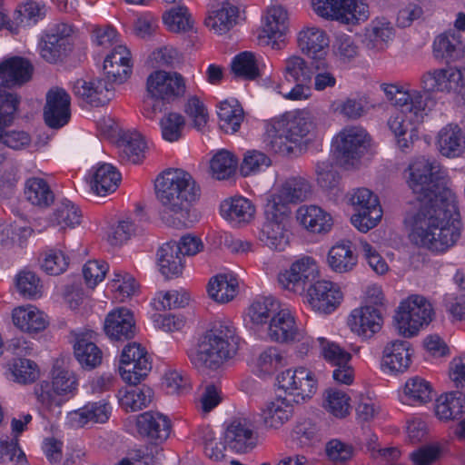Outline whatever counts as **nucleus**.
Returning a JSON list of instances; mask_svg holds the SVG:
<instances>
[{
	"mask_svg": "<svg viewBox=\"0 0 465 465\" xmlns=\"http://www.w3.org/2000/svg\"><path fill=\"white\" fill-rule=\"evenodd\" d=\"M444 171L435 159L416 158L409 167L408 184L417 195L404 218L410 242L432 253H444L460 236L458 198L440 183Z\"/></svg>",
	"mask_w": 465,
	"mask_h": 465,
	"instance_id": "1",
	"label": "nucleus"
},
{
	"mask_svg": "<svg viewBox=\"0 0 465 465\" xmlns=\"http://www.w3.org/2000/svg\"><path fill=\"white\" fill-rule=\"evenodd\" d=\"M380 88L387 100L399 107L391 113L387 126L398 146L409 149L417 137L418 125L427 115V102L421 91L411 89L408 84L382 83Z\"/></svg>",
	"mask_w": 465,
	"mask_h": 465,
	"instance_id": "2",
	"label": "nucleus"
},
{
	"mask_svg": "<svg viewBox=\"0 0 465 465\" xmlns=\"http://www.w3.org/2000/svg\"><path fill=\"white\" fill-rule=\"evenodd\" d=\"M240 341L237 329L230 320L215 321L189 354L191 362L198 369L216 371L236 355Z\"/></svg>",
	"mask_w": 465,
	"mask_h": 465,
	"instance_id": "3",
	"label": "nucleus"
},
{
	"mask_svg": "<svg viewBox=\"0 0 465 465\" xmlns=\"http://www.w3.org/2000/svg\"><path fill=\"white\" fill-rule=\"evenodd\" d=\"M315 128L312 113L308 109L286 112L265 124L263 143L270 151L290 154Z\"/></svg>",
	"mask_w": 465,
	"mask_h": 465,
	"instance_id": "4",
	"label": "nucleus"
},
{
	"mask_svg": "<svg viewBox=\"0 0 465 465\" xmlns=\"http://www.w3.org/2000/svg\"><path fill=\"white\" fill-rule=\"evenodd\" d=\"M156 199L165 211L174 214L187 213L199 200L201 188L193 177L183 169H167L154 181Z\"/></svg>",
	"mask_w": 465,
	"mask_h": 465,
	"instance_id": "5",
	"label": "nucleus"
},
{
	"mask_svg": "<svg viewBox=\"0 0 465 465\" xmlns=\"http://www.w3.org/2000/svg\"><path fill=\"white\" fill-rule=\"evenodd\" d=\"M432 315V306L426 298L411 295L401 302L394 315L395 328L401 336L413 337L431 322Z\"/></svg>",
	"mask_w": 465,
	"mask_h": 465,
	"instance_id": "6",
	"label": "nucleus"
},
{
	"mask_svg": "<svg viewBox=\"0 0 465 465\" xmlns=\"http://www.w3.org/2000/svg\"><path fill=\"white\" fill-rule=\"evenodd\" d=\"M145 90L152 99L174 103L186 94L187 79L177 71L154 70L146 78Z\"/></svg>",
	"mask_w": 465,
	"mask_h": 465,
	"instance_id": "7",
	"label": "nucleus"
},
{
	"mask_svg": "<svg viewBox=\"0 0 465 465\" xmlns=\"http://www.w3.org/2000/svg\"><path fill=\"white\" fill-rule=\"evenodd\" d=\"M350 202L356 213L351 215L352 225L361 232H367L381 222L383 212L378 196L367 188H358Z\"/></svg>",
	"mask_w": 465,
	"mask_h": 465,
	"instance_id": "8",
	"label": "nucleus"
},
{
	"mask_svg": "<svg viewBox=\"0 0 465 465\" xmlns=\"http://www.w3.org/2000/svg\"><path fill=\"white\" fill-rule=\"evenodd\" d=\"M77 385V379L72 371L54 366L52 382L44 381L35 390L37 401L45 408L58 406L62 403L61 397L74 395Z\"/></svg>",
	"mask_w": 465,
	"mask_h": 465,
	"instance_id": "9",
	"label": "nucleus"
},
{
	"mask_svg": "<svg viewBox=\"0 0 465 465\" xmlns=\"http://www.w3.org/2000/svg\"><path fill=\"white\" fill-rule=\"evenodd\" d=\"M18 104L16 94L0 92V142L14 150L25 149L31 143L28 133L22 130H5L14 121Z\"/></svg>",
	"mask_w": 465,
	"mask_h": 465,
	"instance_id": "10",
	"label": "nucleus"
},
{
	"mask_svg": "<svg viewBox=\"0 0 465 465\" xmlns=\"http://www.w3.org/2000/svg\"><path fill=\"white\" fill-rule=\"evenodd\" d=\"M152 368L146 350L137 342L126 344L118 361V372L122 380L129 384H137Z\"/></svg>",
	"mask_w": 465,
	"mask_h": 465,
	"instance_id": "11",
	"label": "nucleus"
},
{
	"mask_svg": "<svg viewBox=\"0 0 465 465\" xmlns=\"http://www.w3.org/2000/svg\"><path fill=\"white\" fill-rule=\"evenodd\" d=\"M289 29L288 10L278 3H272L266 7L262 16L261 31L258 35L260 45L280 49L279 40Z\"/></svg>",
	"mask_w": 465,
	"mask_h": 465,
	"instance_id": "12",
	"label": "nucleus"
},
{
	"mask_svg": "<svg viewBox=\"0 0 465 465\" xmlns=\"http://www.w3.org/2000/svg\"><path fill=\"white\" fill-rule=\"evenodd\" d=\"M279 388L292 395L293 401L311 398L317 391V381L314 373L305 368L288 369L277 377Z\"/></svg>",
	"mask_w": 465,
	"mask_h": 465,
	"instance_id": "13",
	"label": "nucleus"
},
{
	"mask_svg": "<svg viewBox=\"0 0 465 465\" xmlns=\"http://www.w3.org/2000/svg\"><path fill=\"white\" fill-rule=\"evenodd\" d=\"M318 272L315 260L304 256L293 262L289 269L281 272L278 275V282L282 288L301 294L305 291L307 282L316 278Z\"/></svg>",
	"mask_w": 465,
	"mask_h": 465,
	"instance_id": "14",
	"label": "nucleus"
},
{
	"mask_svg": "<svg viewBox=\"0 0 465 465\" xmlns=\"http://www.w3.org/2000/svg\"><path fill=\"white\" fill-rule=\"evenodd\" d=\"M73 29L66 24H58L52 27L39 43L41 57L48 63H56L71 50Z\"/></svg>",
	"mask_w": 465,
	"mask_h": 465,
	"instance_id": "15",
	"label": "nucleus"
},
{
	"mask_svg": "<svg viewBox=\"0 0 465 465\" xmlns=\"http://www.w3.org/2000/svg\"><path fill=\"white\" fill-rule=\"evenodd\" d=\"M370 136L361 126L342 129L335 138V148L341 162L350 163L361 157L370 145Z\"/></svg>",
	"mask_w": 465,
	"mask_h": 465,
	"instance_id": "16",
	"label": "nucleus"
},
{
	"mask_svg": "<svg viewBox=\"0 0 465 465\" xmlns=\"http://www.w3.org/2000/svg\"><path fill=\"white\" fill-rule=\"evenodd\" d=\"M306 297L312 310L331 313L341 304L343 293L337 283L320 280L308 288Z\"/></svg>",
	"mask_w": 465,
	"mask_h": 465,
	"instance_id": "17",
	"label": "nucleus"
},
{
	"mask_svg": "<svg viewBox=\"0 0 465 465\" xmlns=\"http://www.w3.org/2000/svg\"><path fill=\"white\" fill-rule=\"evenodd\" d=\"M382 323L380 310L371 305L353 309L347 321L350 330L362 340L372 338L381 331Z\"/></svg>",
	"mask_w": 465,
	"mask_h": 465,
	"instance_id": "18",
	"label": "nucleus"
},
{
	"mask_svg": "<svg viewBox=\"0 0 465 465\" xmlns=\"http://www.w3.org/2000/svg\"><path fill=\"white\" fill-rule=\"evenodd\" d=\"M44 119L51 128H60L66 124L71 116V98L68 93L60 87L51 88L45 95Z\"/></svg>",
	"mask_w": 465,
	"mask_h": 465,
	"instance_id": "19",
	"label": "nucleus"
},
{
	"mask_svg": "<svg viewBox=\"0 0 465 465\" xmlns=\"http://www.w3.org/2000/svg\"><path fill=\"white\" fill-rule=\"evenodd\" d=\"M292 401L282 395L268 400L261 409L263 427L268 430H278L289 422L294 413Z\"/></svg>",
	"mask_w": 465,
	"mask_h": 465,
	"instance_id": "20",
	"label": "nucleus"
},
{
	"mask_svg": "<svg viewBox=\"0 0 465 465\" xmlns=\"http://www.w3.org/2000/svg\"><path fill=\"white\" fill-rule=\"evenodd\" d=\"M435 146L440 154L448 159L465 156V131L457 124L441 127L435 136Z\"/></svg>",
	"mask_w": 465,
	"mask_h": 465,
	"instance_id": "21",
	"label": "nucleus"
},
{
	"mask_svg": "<svg viewBox=\"0 0 465 465\" xmlns=\"http://www.w3.org/2000/svg\"><path fill=\"white\" fill-rule=\"evenodd\" d=\"M133 60L130 50L124 45H116L104 61V72L114 84H123L131 76Z\"/></svg>",
	"mask_w": 465,
	"mask_h": 465,
	"instance_id": "22",
	"label": "nucleus"
},
{
	"mask_svg": "<svg viewBox=\"0 0 465 465\" xmlns=\"http://www.w3.org/2000/svg\"><path fill=\"white\" fill-rule=\"evenodd\" d=\"M412 355L413 350L409 341H391L383 349L381 368L389 373H403L410 368Z\"/></svg>",
	"mask_w": 465,
	"mask_h": 465,
	"instance_id": "23",
	"label": "nucleus"
},
{
	"mask_svg": "<svg viewBox=\"0 0 465 465\" xmlns=\"http://www.w3.org/2000/svg\"><path fill=\"white\" fill-rule=\"evenodd\" d=\"M298 224L308 232L326 234L333 226L332 215L316 204H303L296 211Z\"/></svg>",
	"mask_w": 465,
	"mask_h": 465,
	"instance_id": "24",
	"label": "nucleus"
},
{
	"mask_svg": "<svg viewBox=\"0 0 465 465\" xmlns=\"http://www.w3.org/2000/svg\"><path fill=\"white\" fill-rule=\"evenodd\" d=\"M105 334L114 341H124L135 336V320L132 312L124 307L110 312L104 322Z\"/></svg>",
	"mask_w": 465,
	"mask_h": 465,
	"instance_id": "25",
	"label": "nucleus"
},
{
	"mask_svg": "<svg viewBox=\"0 0 465 465\" xmlns=\"http://www.w3.org/2000/svg\"><path fill=\"white\" fill-rule=\"evenodd\" d=\"M298 47L313 60L322 61L328 53L330 39L324 30L317 26H306L297 35Z\"/></svg>",
	"mask_w": 465,
	"mask_h": 465,
	"instance_id": "26",
	"label": "nucleus"
},
{
	"mask_svg": "<svg viewBox=\"0 0 465 465\" xmlns=\"http://www.w3.org/2000/svg\"><path fill=\"white\" fill-rule=\"evenodd\" d=\"M138 432L159 442L165 440L171 432L170 420L160 412L146 411L134 417Z\"/></svg>",
	"mask_w": 465,
	"mask_h": 465,
	"instance_id": "27",
	"label": "nucleus"
},
{
	"mask_svg": "<svg viewBox=\"0 0 465 465\" xmlns=\"http://www.w3.org/2000/svg\"><path fill=\"white\" fill-rule=\"evenodd\" d=\"M224 443L236 452H247L255 446L253 426L246 419L232 420L225 430Z\"/></svg>",
	"mask_w": 465,
	"mask_h": 465,
	"instance_id": "28",
	"label": "nucleus"
},
{
	"mask_svg": "<svg viewBox=\"0 0 465 465\" xmlns=\"http://www.w3.org/2000/svg\"><path fill=\"white\" fill-rule=\"evenodd\" d=\"M298 330L292 312L288 307L282 306L269 321L266 334L272 341L286 343L291 341Z\"/></svg>",
	"mask_w": 465,
	"mask_h": 465,
	"instance_id": "29",
	"label": "nucleus"
},
{
	"mask_svg": "<svg viewBox=\"0 0 465 465\" xmlns=\"http://www.w3.org/2000/svg\"><path fill=\"white\" fill-rule=\"evenodd\" d=\"M112 413V406L105 400L88 402L84 407L71 411L67 420L72 427H84L89 423H105Z\"/></svg>",
	"mask_w": 465,
	"mask_h": 465,
	"instance_id": "30",
	"label": "nucleus"
},
{
	"mask_svg": "<svg viewBox=\"0 0 465 465\" xmlns=\"http://www.w3.org/2000/svg\"><path fill=\"white\" fill-rule=\"evenodd\" d=\"M74 94L94 106L107 104L114 97V91L103 79L85 81L78 79L73 86Z\"/></svg>",
	"mask_w": 465,
	"mask_h": 465,
	"instance_id": "31",
	"label": "nucleus"
},
{
	"mask_svg": "<svg viewBox=\"0 0 465 465\" xmlns=\"http://www.w3.org/2000/svg\"><path fill=\"white\" fill-rule=\"evenodd\" d=\"M461 33L449 31L437 35L432 43V55L438 61L453 62L464 53Z\"/></svg>",
	"mask_w": 465,
	"mask_h": 465,
	"instance_id": "32",
	"label": "nucleus"
},
{
	"mask_svg": "<svg viewBox=\"0 0 465 465\" xmlns=\"http://www.w3.org/2000/svg\"><path fill=\"white\" fill-rule=\"evenodd\" d=\"M33 74L32 64L21 57H12L0 64V86L15 87L28 82Z\"/></svg>",
	"mask_w": 465,
	"mask_h": 465,
	"instance_id": "33",
	"label": "nucleus"
},
{
	"mask_svg": "<svg viewBox=\"0 0 465 465\" xmlns=\"http://www.w3.org/2000/svg\"><path fill=\"white\" fill-rule=\"evenodd\" d=\"M121 180V173L113 164L98 163L93 168L90 188L95 195L104 197L117 189Z\"/></svg>",
	"mask_w": 465,
	"mask_h": 465,
	"instance_id": "34",
	"label": "nucleus"
},
{
	"mask_svg": "<svg viewBox=\"0 0 465 465\" xmlns=\"http://www.w3.org/2000/svg\"><path fill=\"white\" fill-rule=\"evenodd\" d=\"M221 216L232 224L250 223L255 214V206L243 196L229 197L220 204Z\"/></svg>",
	"mask_w": 465,
	"mask_h": 465,
	"instance_id": "35",
	"label": "nucleus"
},
{
	"mask_svg": "<svg viewBox=\"0 0 465 465\" xmlns=\"http://www.w3.org/2000/svg\"><path fill=\"white\" fill-rule=\"evenodd\" d=\"M14 325L21 331L37 333L48 325L47 316L34 305L18 306L12 312Z\"/></svg>",
	"mask_w": 465,
	"mask_h": 465,
	"instance_id": "36",
	"label": "nucleus"
},
{
	"mask_svg": "<svg viewBox=\"0 0 465 465\" xmlns=\"http://www.w3.org/2000/svg\"><path fill=\"white\" fill-rule=\"evenodd\" d=\"M394 35V28L387 18L376 17L364 29V44L371 50L382 51Z\"/></svg>",
	"mask_w": 465,
	"mask_h": 465,
	"instance_id": "37",
	"label": "nucleus"
},
{
	"mask_svg": "<svg viewBox=\"0 0 465 465\" xmlns=\"http://www.w3.org/2000/svg\"><path fill=\"white\" fill-rule=\"evenodd\" d=\"M434 411L441 421L458 420L465 413V394L460 391L441 394L435 401Z\"/></svg>",
	"mask_w": 465,
	"mask_h": 465,
	"instance_id": "38",
	"label": "nucleus"
},
{
	"mask_svg": "<svg viewBox=\"0 0 465 465\" xmlns=\"http://www.w3.org/2000/svg\"><path fill=\"white\" fill-rule=\"evenodd\" d=\"M357 255L349 241H341L331 247L327 262L330 268L338 273L351 272L357 265Z\"/></svg>",
	"mask_w": 465,
	"mask_h": 465,
	"instance_id": "39",
	"label": "nucleus"
},
{
	"mask_svg": "<svg viewBox=\"0 0 465 465\" xmlns=\"http://www.w3.org/2000/svg\"><path fill=\"white\" fill-rule=\"evenodd\" d=\"M262 66V57L248 51L239 54L232 62V71L234 75L244 80L259 78Z\"/></svg>",
	"mask_w": 465,
	"mask_h": 465,
	"instance_id": "40",
	"label": "nucleus"
},
{
	"mask_svg": "<svg viewBox=\"0 0 465 465\" xmlns=\"http://www.w3.org/2000/svg\"><path fill=\"white\" fill-rule=\"evenodd\" d=\"M288 224L265 220L259 232V240L272 250L283 251L289 243Z\"/></svg>",
	"mask_w": 465,
	"mask_h": 465,
	"instance_id": "41",
	"label": "nucleus"
},
{
	"mask_svg": "<svg viewBox=\"0 0 465 465\" xmlns=\"http://www.w3.org/2000/svg\"><path fill=\"white\" fill-rule=\"evenodd\" d=\"M237 287V280L232 275L218 274L210 279L207 292L214 302L226 303L236 296Z\"/></svg>",
	"mask_w": 465,
	"mask_h": 465,
	"instance_id": "42",
	"label": "nucleus"
},
{
	"mask_svg": "<svg viewBox=\"0 0 465 465\" xmlns=\"http://www.w3.org/2000/svg\"><path fill=\"white\" fill-rule=\"evenodd\" d=\"M432 388L429 381L421 377L410 378L405 382L401 401L408 405H421L431 400Z\"/></svg>",
	"mask_w": 465,
	"mask_h": 465,
	"instance_id": "43",
	"label": "nucleus"
},
{
	"mask_svg": "<svg viewBox=\"0 0 465 465\" xmlns=\"http://www.w3.org/2000/svg\"><path fill=\"white\" fill-rule=\"evenodd\" d=\"M153 398L150 387L124 388L118 391L120 406L126 411H137L146 408Z\"/></svg>",
	"mask_w": 465,
	"mask_h": 465,
	"instance_id": "44",
	"label": "nucleus"
},
{
	"mask_svg": "<svg viewBox=\"0 0 465 465\" xmlns=\"http://www.w3.org/2000/svg\"><path fill=\"white\" fill-rule=\"evenodd\" d=\"M183 258L177 251L175 242L163 244L157 252V262L161 273L167 278L180 274L183 268Z\"/></svg>",
	"mask_w": 465,
	"mask_h": 465,
	"instance_id": "45",
	"label": "nucleus"
},
{
	"mask_svg": "<svg viewBox=\"0 0 465 465\" xmlns=\"http://www.w3.org/2000/svg\"><path fill=\"white\" fill-rule=\"evenodd\" d=\"M282 305L272 296L259 297L248 308V316L255 325L269 323Z\"/></svg>",
	"mask_w": 465,
	"mask_h": 465,
	"instance_id": "46",
	"label": "nucleus"
},
{
	"mask_svg": "<svg viewBox=\"0 0 465 465\" xmlns=\"http://www.w3.org/2000/svg\"><path fill=\"white\" fill-rule=\"evenodd\" d=\"M25 195L28 202L39 207H47L54 201L50 185L40 177H31L25 181Z\"/></svg>",
	"mask_w": 465,
	"mask_h": 465,
	"instance_id": "47",
	"label": "nucleus"
},
{
	"mask_svg": "<svg viewBox=\"0 0 465 465\" xmlns=\"http://www.w3.org/2000/svg\"><path fill=\"white\" fill-rule=\"evenodd\" d=\"M82 213L80 209L71 201L63 199L60 201L51 216L50 223L53 226L61 230L74 228L80 224Z\"/></svg>",
	"mask_w": 465,
	"mask_h": 465,
	"instance_id": "48",
	"label": "nucleus"
},
{
	"mask_svg": "<svg viewBox=\"0 0 465 465\" xmlns=\"http://www.w3.org/2000/svg\"><path fill=\"white\" fill-rule=\"evenodd\" d=\"M219 125L227 134L236 133L243 120V111L237 101H223L217 111Z\"/></svg>",
	"mask_w": 465,
	"mask_h": 465,
	"instance_id": "49",
	"label": "nucleus"
},
{
	"mask_svg": "<svg viewBox=\"0 0 465 465\" xmlns=\"http://www.w3.org/2000/svg\"><path fill=\"white\" fill-rule=\"evenodd\" d=\"M74 351L77 361L85 370H93L102 363V351L86 337L76 339Z\"/></svg>",
	"mask_w": 465,
	"mask_h": 465,
	"instance_id": "50",
	"label": "nucleus"
},
{
	"mask_svg": "<svg viewBox=\"0 0 465 465\" xmlns=\"http://www.w3.org/2000/svg\"><path fill=\"white\" fill-rule=\"evenodd\" d=\"M163 23L173 33H185L193 29V19L185 5H176L163 13Z\"/></svg>",
	"mask_w": 465,
	"mask_h": 465,
	"instance_id": "51",
	"label": "nucleus"
},
{
	"mask_svg": "<svg viewBox=\"0 0 465 465\" xmlns=\"http://www.w3.org/2000/svg\"><path fill=\"white\" fill-rule=\"evenodd\" d=\"M228 5L212 12L205 19L206 26L215 34H225L236 24L238 8L231 3Z\"/></svg>",
	"mask_w": 465,
	"mask_h": 465,
	"instance_id": "52",
	"label": "nucleus"
},
{
	"mask_svg": "<svg viewBox=\"0 0 465 465\" xmlns=\"http://www.w3.org/2000/svg\"><path fill=\"white\" fill-rule=\"evenodd\" d=\"M282 73L289 82H312V71L308 62L298 54H292L283 61Z\"/></svg>",
	"mask_w": 465,
	"mask_h": 465,
	"instance_id": "53",
	"label": "nucleus"
},
{
	"mask_svg": "<svg viewBox=\"0 0 465 465\" xmlns=\"http://www.w3.org/2000/svg\"><path fill=\"white\" fill-rule=\"evenodd\" d=\"M238 158L227 150L218 151L210 161V171L213 178L225 180L230 178L236 171Z\"/></svg>",
	"mask_w": 465,
	"mask_h": 465,
	"instance_id": "54",
	"label": "nucleus"
},
{
	"mask_svg": "<svg viewBox=\"0 0 465 465\" xmlns=\"http://www.w3.org/2000/svg\"><path fill=\"white\" fill-rule=\"evenodd\" d=\"M119 148L123 160L138 163L144 158L147 145L141 134L133 133L125 135L120 142Z\"/></svg>",
	"mask_w": 465,
	"mask_h": 465,
	"instance_id": "55",
	"label": "nucleus"
},
{
	"mask_svg": "<svg viewBox=\"0 0 465 465\" xmlns=\"http://www.w3.org/2000/svg\"><path fill=\"white\" fill-rule=\"evenodd\" d=\"M278 193L290 203L309 199L312 193L311 183L303 177H292L284 182Z\"/></svg>",
	"mask_w": 465,
	"mask_h": 465,
	"instance_id": "56",
	"label": "nucleus"
},
{
	"mask_svg": "<svg viewBox=\"0 0 465 465\" xmlns=\"http://www.w3.org/2000/svg\"><path fill=\"white\" fill-rule=\"evenodd\" d=\"M370 15V7L362 0H344L337 21L355 25L367 21Z\"/></svg>",
	"mask_w": 465,
	"mask_h": 465,
	"instance_id": "57",
	"label": "nucleus"
},
{
	"mask_svg": "<svg viewBox=\"0 0 465 465\" xmlns=\"http://www.w3.org/2000/svg\"><path fill=\"white\" fill-rule=\"evenodd\" d=\"M323 408L337 418H343L351 410V398L338 389H328L323 393Z\"/></svg>",
	"mask_w": 465,
	"mask_h": 465,
	"instance_id": "58",
	"label": "nucleus"
},
{
	"mask_svg": "<svg viewBox=\"0 0 465 465\" xmlns=\"http://www.w3.org/2000/svg\"><path fill=\"white\" fill-rule=\"evenodd\" d=\"M110 289L114 292V299L123 302L136 293L138 284L131 274L116 270L110 281Z\"/></svg>",
	"mask_w": 465,
	"mask_h": 465,
	"instance_id": "59",
	"label": "nucleus"
},
{
	"mask_svg": "<svg viewBox=\"0 0 465 465\" xmlns=\"http://www.w3.org/2000/svg\"><path fill=\"white\" fill-rule=\"evenodd\" d=\"M46 15V6L44 4L27 1L17 7L15 12V21L17 25L28 27L35 25Z\"/></svg>",
	"mask_w": 465,
	"mask_h": 465,
	"instance_id": "60",
	"label": "nucleus"
},
{
	"mask_svg": "<svg viewBox=\"0 0 465 465\" xmlns=\"http://www.w3.org/2000/svg\"><path fill=\"white\" fill-rule=\"evenodd\" d=\"M320 355L332 367L351 362V355L338 343L324 337L318 338Z\"/></svg>",
	"mask_w": 465,
	"mask_h": 465,
	"instance_id": "61",
	"label": "nucleus"
},
{
	"mask_svg": "<svg viewBox=\"0 0 465 465\" xmlns=\"http://www.w3.org/2000/svg\"><path fill=\"white\" fill-rule=\"evenodd\" d=\"M190 294L186 290H172L160 292L153 299V306L157 311L183 308L189 304Z\"/></svg>",
	"mask_w": 465,
	"mask_h": 465,
	"instance_id": "62",
	"label": "nucleus"
},
{
	"mask_svg": "<svg viewBox=\"0 0 465 465\" xmlns=\"http://www.w3.org/2000/svg\"><path fill=\"white\" fill-rule=\"evenodd\" d=\"M271 163V159L264 153L258 150H248L243 154L240 173L244 177L254 175L266 170Z\"/></svg>",
	"mask_w": 465,
	"mask_h": 465,
	"instance_id": "63",
	"label": "nucleus"
},
{
	"mask_svg": "<svg viewBox=\"0 0 465 465\" xmlns=\"http://www.w3.org/2000/svg\"><path fill=\"white\" fill-rule=\"evenodd\" d=\"M39 263L41 269L47 274L59 275L66 271L68 258L60 250L47 249L41 253Z\"/></svg>",
	"mask_w": 465,
	"mask_h": 465,
	"instance_id": "64",
	"label": "nucleus"
}]
</instances>
